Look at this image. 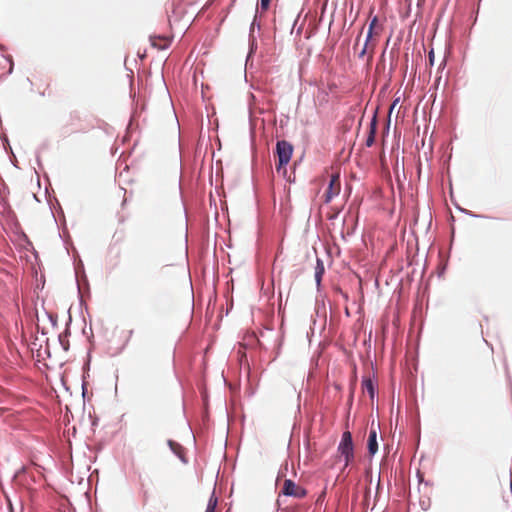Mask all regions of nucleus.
<instances>
[{"mask_svg": "<svg viewBox=\"0 0 512 512\" xmlns=\"http://www.w3.org/2000/svg\"><path fill=\"white\" fill-rule=\"evenodd\" d=\"M338 453L345 459V467L350 465L354 460V444L352 435L349 431L342 434L341 441L337 448Z\"/></svg>", "mask_w": 512, "mask_h": 512, "instance_id": "obj_1", "label": "nucleus"}, {"mask_svg": "<svg viewBox=\"0 0 512 512\" xmlns=\"http://www.w3.org/2000/svg\"><path fill=\"white\" fill-rule=\"evenodd\" d=\"M293 153V146L291 143H289L286 140L278 141L276 144V154L278 157V163L276 164V170L280 171L281 169H284V172L286 171L285 167L290 162L291 156Z\"/></svg>", "mask_w": 512, "mask_h": 512, "instance_id": "obj_2", "label": "nucleus"}, {"mask_svg": "<svg viewBox=\"0 0 512 512\" xmlns=\"http://www.w3.org/2000/svg\"><path fill=\"white\" fill-rule=\"evenodd\" d=\"M195 0H174L168 15L169 22H179L187 14V5L192 4Z\"/></svg>", "mask_w": 512, "mask_h": 512, "instance_id": "obj_3", "label": "nucleus"}, {"mask_svg": "<svg viewBox=\"0 0 512 512\" xmlns=\"http://www.w3.org/2000/svg\"><path fill=\"white\" fill-rule=\"evenodd\" d=\"M281 493L285 496L302 499L306 496L307 491L302 486L296 484L291 479H286L283 483Z\"/></svg>", "mask_w": 512, "mask_h": 512, "instance_id": "obj_4", "label": "nucleus"}, {"mask_svg": "<svg viewBox=\"0 0 512 512\" xmlns=\"http://www.w3.org/2000/svg\"><path fill=\"white\" fill-rule=\"evenodd\" d=\"M341 190L340 176L338 173L332 174L328 187L324 193V202L329 203L334 197L339 195Z\"/></svg>", "mask_w": 512, "mask_h": 512, "instance_id": "obj_5", "label": "nucleus"}, {"mask_svg": "<svg viewBox=\"0 0 512 512\" xmlns=\"http://www.w3.org/2000/svg\"><path fill=\"white\" fill-rule=\"evenodd\" d=\"M150 41H151V44L153 47H155L159 50H163V49H166L170 45L171 38L166 37V36H151Z\"/></svg>", "mask_w": 512, "mask_h": 512, "instance_id": "obj_6", "label": "nucleus"}, {"mask_svg": "<svg viewBox=\"0 0 512 512\" xmlns=\"http://www.w3.org/2000/svg\"><path fill=\"white\" fill-rule=\"evenodd\" d=\"M378 450L376 430L371 429L368 437V451L370 455H374Z\"/></svg>", "mask_w": 512, "mask_h": 512, "instance_id": "obj_7", "label": "nucleus"}, {"mask_svg": "<svg viewBox=\"0 0 512 512\" xmlns=\"http://www.w3.org/2000/svg\"><path fill=\"white\" fill-rule=\"evenodd\" d=\"M362 388L364 392H367L371 399L374 398L375 395V387L374 383L370 378H365L362 381Z\"/></svg>", "mask_w": 512, "mask_h": 512, "instance_id": "obj_8", "label": "nucleus"}, {"mask_svg": "<svg viewBox=\"0 0 512 512\" xmlns=\"http://www.w3.org/2000/svg\"><path fill=\"white\" fill-rule=\"evenodd\" d=\"M375 135H376V119L373 118V120L370 123L369 135H368V137L366 139V146L367 147H371L374 144Z\"/></svg>", "mask_w": 512, "mask_h": 512, "instance_id": "obj_9", "label": "nucleus"}, {"mask_svg": "<svg viewBox=\"0 0 512 512\" xmlns=\"http://www.w3.org/2000/svg\"><path fill=\"white\" fill-rule=\"evenodd\" d=\"M168 444H169L170 448L172 449V451H173V452H174V453H175V454H176V455H177V456H178L182 461H184V462H185V459H184V449H183V447H182L180 444H178V443H176V442H174V441H171V440L168 442Z\"/></svg>", "mask_w": 512, "mask_h": 512, "instance_id": "obj_10", "label": "nucleus"}, {"mask_svg": "<svg viewBox=\"0 0 512 512\" xmlns=\"http://www.w3.org/2000/svg\"><path fill=\"white\" fill-rule=\"evenodd\" d=\"M370 42H371V40H368V36H366L365 42H364V44H363V46H362V48H361V50L359 51V54H358V56L360 58H363L366 55V53L368 52L369 49L371 51L373 50L374 44L371 45V47H370Z\"/></svg>", "mask_w": 512, "mask_h": 512, "instance_id": "obj_11", "label": "nucleus"}, {"mask_svg": "<svg viewBox=\"0 0 512 512\" xmlns=\"http://www.w3.org/2000/svg\"><path fill=\"white\" fill-rule=\"evenodd\" d=\"M370 42H371V40H368V36H366L365 42H364V44H363V46H362V48H361V50L359 51V54H358V56L360 58H363L366 55V53L368 52L369 49L371 51L373 50L374 44L371 45V47H370Z\"/></svg>", "mask_w": 512, "mask_h": 512, "instance_id": "obj_12", "label": "nucleus"}, {"mask_svg": "<svg viewBox=\"0 0 512 512\" xmlns=\"http://www.w3.org/2000/svg\"><path fill=\"white\" fill-rule=\"evenodd\" d=\"M377 22H378L377 17H374V18L371 20V22H370V24H369L368 33H367L368 40H371V38H372V36H373V34H374V29H375V27H376V25H377Z\"/></svg>", "mask_w": 512, "mask_h": 512, "instance_id": "obj_13", "label": "nucleus"}, {"mask_svg": "<svg viewBox=\"0 0 512 512\" xmlns=\"http://www.w3.org/2000/svg\"><path fill=\"white\" fill-rule=\"evenodd\" d=\"M216 505H217V500L216 499H213L211 498L209 500V503H208V506H207V509L205 512H214L215 511V508H216Z\"/></svg>", "mask_w": 512, "mask_h": 512, "instance_id": "obj_14", "label": "nucleus"}, {"mask_svg": "<svg viewBox=\"0 0 512 512\" xmlns=\"http://www.w3.org/2000/svg\"><path fill=\"white\" fill-rule=\"evenodd\" d=\"M271 0H260V7L262 10H267L269 8Z\"/></svg>", "mask_w": 512, "mask_h": 512, "instance_id": "obj_15", "label": "nucleus"}, {"mask_svg": "<svg viewBox=\"0 0 512 512\" xmlns=\"http://www.w3.org/2000/svg\"><path fill=\"white\" fill-rule=\"evenodd\" d=\"M434 58H435L434 51L430 50V52L428 54V59H429V64L431 66L434 64Z\"/></svg>", "mask_w": 512, "mask_h": 512, "instance_id": "obj_16", "label": "nucleus"}, {"mask_svg": "<svg viewBox=\"0 0 512 512\" xmlns=\"http://www.w3.org/2000/svg\"><path fill=\"white\" fill-rule=\"evenodd\" d=\"M398 102H399V99H396V100L393 101V103H392V105L390 107V111H389L390 114L392 113V111L395 108V106H397Z\"/></svg>", "mask_w": 512, "mask_h": 512, "instance_id": "obj_17", "label": "nucleus"}, {"mask_svg": "<svg viewBox=\"0 0 512 512\" xmlns=\"http://www.w3.org/2000/svg\"><path fill=\"white\" fill-rule=\"evenodd\" d=\"M322 272H323V267L321 268L320 271L316 272V280L318 283L320 282Z\"/></svg>", "mask_w": 512, "mask_h": 512, "instance_id": "obj_18", "label": "nucleus"}, {"mask_svg": "<svg viewBox=\"0 0 512 512\" xmlns=\"http://www.w3.org/2000/svg\"><path fill=\"white\" fill-rule=\"evenodd\" d=\"M359 44H360V39L359 37L357 38L356 42H355V45H354V49L357 50L358 47H359Z\"/></svg>", "mask_w": 512, "mask_h": 512, "instance_id": "obj_19", "label": "nucleus"}]
</instances>
